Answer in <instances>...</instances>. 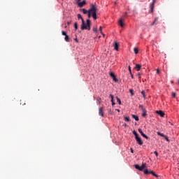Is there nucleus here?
Wrapping results in <instances>:
<instances>
[{
    "instance_id": "obj_18",
    "label": "nucleus",
    "mask_w": 179,
    "mask_h": 179,
    "mask_svg": "<svg viewBox=\"0 0 179 179\" xmlns=\"http://www.w3.org/2000/svg\"><path fill=\"white\" fill-rule=\"evenodd\" d=\"M157 135H158L159 136H162V138H164V136H166L163 134V133H160V131H157Z\"/></svg>"
},
{
    "instance_id": "obj_27",
    "label": "nucleus",
    "mask_w": 179,
    "mask_h": 179,
    "mask_svg": "<svg viewBox=\"0 0 179 179\" xmlns=\"http://www.w3.org/2000/svg\"><path fill=\"white\" fill-rule=\"evenodd\" d=\"M164 138V139H166V141L167 142H170V139H169V137L165 135V136Z\"/></svg>"
},
{
    "instance_id": "obj_10",
    "label": "nucleus",
    "mask_w": 179,
    "mask_h": 179,
    "mask_svg": "<svg viewBox=\"0 0 179 179\" xmlns=\"http://www.w3.org/2000/svg\"><path fill=\"white\" fill-rule=\"evenodd\" d=\"M150 13H153V9H155V4L151 3V5L150 6Z\"/></svg>"
},
{
    "instance_id": "obj_21",
    "label": "nucleus",
    "mask_w": 179,
    "mask_h": 179,
    "mask_svg": "<svg viewBox=\"0 0 179 179\" xmlns=\"http://www.w3.org/2000/svg\"><path fill=\"white\" fill-rule=\"evenodd\" d=\"M134 53L138 54V52H139V50L137 48H134Z\"/></svg>"
},
{
    "instance_id": "obj_22",
    "label": "nucleus",
    "mask_w": 179,
    "mask_h": 179,
    "mask_svg": "<svg viewBox=\"0 0 179 179\" xmlns=\"http://www.w3.org/2000/svg\"><path fill=\"white\" fill-rule=\"evenodd\" d=\"M116 99H117V103H118V104H120V106H121V99H120V98H118V96H117Z\"/></svg>"
},
{
    "instance_id": "obj_42",
    "label": "nucleus",
    "mask_w": 179,
    "mask_h": 179,
    "mask_svg": "<svg viewBox=\"0 0 179 179\" xmlns=\"http://www.w3.org/2000/svg\"><path fill=\"white\" fill-rule=\"evenodd\" d=\"M20 104H22V106H24L26 103H25L22 102V100H21V101H20Z\"/></svg>"
},
{
    "instance_id": "obj_39",
    "label": "nucleus",
    "mask_w": 179,
    "mask_h": 179,
    "mask_svg": "<svg viewBox=\"0 0 179 179\" xmlns=\"http://www.w3.org/2000/svg\"><path fill=\"white\" fill-rule=\"evenodd\" d=\"M172 97H176V93L175 92H172Z\"/></svg>"
},
{
    "instance_id": "obj_36",
    "label": "nucleus",
    "mask_w": 179,
    "mask_h": 179,
    "mask_svg": "<svg viewBox=\"0 0 179 179\" xmlns=\"http://www.w3.org/2000/svg\"><path fill=\"white\" fill-rule=\"evenodd\" d=\"M99 115L101 117H104V113H99Z\"/></svg>"
},
{
    "instance_id": "obj_43",
    "label": "nucleus",
    "mask_w": 179,
    "mask_h": 179,
    "mask_svg": "<svg viewBox=\"0 0 179 179\" xmlns=\"http://www.w3.org/2000/svg\"><path fill=\"white\" fill-rule=\"evenodd\" d=\"M101 34H102L103 37H106V34H103V32H101Z\"/></svg>"
},
{
    "instance_id": "obj_5",
    "label": "nucleus",
    "mask_w": 179,
    "mask_h": 179,
    "mask_svg": "<svg viewBox=\"0 0 179 179\" xmlns=\"http://www.w3.org/2000/svg\"><path fill=\"white\" fill-rule=\"evenodd\" d=\"M138 131L139 134H141V136H143L145 139H149V137L143 133V131L141 130V129H138Z\"/></svg>"
},
{
    "instance_id": "obj_38",
    "label": "nucleus",
    "mask_w": 179,
    "mask_h": 179,
    "mask_svg": "<svg viewBox=\"0 0 179 179\" xmlns=\"http://www.w3.org/2000/svg\"><path fill=\"white\" fill-rule=\"evenodd\" d=\"M157 73L160 74V70L159 69H157Z\"/></svg>"
},
{
    "instance_id": "obj_47",
    "label": "nucleus",
    "mask_w": 179,
    "mask_h": 179,
    "mask_svg": "<svg viewBox=\"0 0 179 179\" xmlns=\"http://www.w3.org/2000/svg\"><path fill=\"white\" fill-rule=\"evenodd\" d=\"M131 153H134V150L132 148L130 149Z\"/></svg>"
},
{
    "instance_id": "obj_7",
    "label": "nucleus",
    "mask_w": 179,
    "mask_h": 179,
    "mask_svg": "<svg viewBox=\"0 0 179 179\" xmlns=\"http://www.w3.org/2000/svg\"><path fill=\"white\" fill-rule=\"evenodd\" d=\"M80 10L83 12L84 15H87L89 13V10H86L85 8H81Z\"/></svg>"
},
{
    "instance_id": "obj_17",
    "label": "nucleus",
    "mask_w": 179,
    "mask_h": 179,
    "mask_svg": "<svg viewBox=\"0 0 179 179\" xmlns=\"http://www.w3.org/2000/svg\"><path fill=\"white\" fill-rule=\"evenodd\" d=\"M124 121H126V122H131V119H129V117H124Z\"/></svg>"
},
{
    "instance_id": "obj_4",
    "label": "nucleus",
    "mask_w": 179,
    "mask_h": 179,
    "mask_svg": "<svg viewBox=\"0 0 179 179\" xmlns=\"http://www.w3.org/2000/svg\"><path fill=\"white\" fill-rule=\"evenodd\" d=\"M135 139H136V142H137V143H138V145H143V141H142V139L141 138V137H139V136H138L137 137H136Z\"/></svg>"
},
{
    "instance_id": "obj_29",
    "label": "nucleus",
    "mask_w": 179,
    "mask_h": 179,
    "mask_svg": "<svg viewBox=\"0 0 179 179\" xmlns=\"http://www.w3.org/2000/svg\"><path fill=\"white\" fill-rule=\"evenodd\" d=\"M74 28L76 29V30H78V22H75Z\"/></svg>"
},
{
    "instance_id": "obj_9",
    "label": "nucleus",
    "mask_w": 179,
    "mask_h": 179,
    "mask_svg": "<svg viewBox=\"0 0 179 179\" xmlns=\"http://www.w3.org/2000/svg\"><path fill=\"white\" fill-rule=\"evenodd\" d=\"M154 171H149L148 169L144 170V174L148 175V174H152Z\"/></svg>"
},
{
    "instance_id": "obj_35",
    "label": "nucleus",
    "mask_w": 179,
    "mask_h": 179,
    "mask_svg": "<svg viewBox=\"0 0 179 179\" xmlns=\"http://www.w3.org/2000/svg\"><path fill=\"white\" fill-rule=\"evenodd\" d=\"M146 115H148V113H142V117H146Z\"/></svg>"
},
{
    "instance_id": "obj_46",
    "label": "nucleus",
    "mask_w": 179,
    "mask_h": 179,
    "mask_svg": "<svg viewBox=\"0 0 179 179\" xmlns=\"http://www.w3.org/2000/svg\"><path fill=\"white\" fill-rule=\"evenodd\" d=\"M130 75H131L132 79H134V74H132V73H131V74H130Z\"/></svg>"
},
{
    "instance_id": "obj_32",
    "label": "nucleus",
    "mask_w": 179,
    "mask_h": 179,
    "mask_svg": "<svg viewBox=\"0 0 179 179\" xmlns=\"http://www.w3.org/2000/svg\"><path fill=\"white\" fill-rule=\"evenodd\" d=\"M62 36H68V35L66 34V32H65L64 31H62Z\"/></svg>"
},
{
    "instance_id": "obj_25",
    "label": "nucleus",
    "mask_w": 179,
    "mask_h": 179,
    "mask_svg": "<svg viewBox=\"0 0 179 179\" xmlns=\"http://www.w3.org/2000/svg\"><path fill=\"white\" fill-rule=\"evenodd\" d=\"M113 80H114L115 82H118V79H117V78L115 76L112 77Z\"/></svg>"
},
{
    "instance_id": "obj_6",
    "label": "nucleus",
    "mask_w": 179,
    "mask_h": 179,
    "mask_svg": "<svg viewBox=\"0 0 179 179\" xmlns=\"http://www.w3.org/2000/svg\"><path fill=\"white\" fill-rule=\"evenodd\" d=\"M85 3H86V0H84L82 2L78 3V8H83V6H85Z\"/></svg>"
},
{
    "instance_id": "obj_13",
    "label": "nucleus",
    "mask_w": 179,
    "mask_h": 179,
    "mask_svg": "<svg viewBox=\"0 0 179 179\" xmlns=\"http://www.w3.org/2000/svg\"><path fill=\"white\" fill-rule=\"evenodd\" d=\"M139 108H140L141 111H142L143 113H146V109H145V108H143V106L140 105Z\"/></svg>"
},
{
    "instance_id": "obj_40",
    "label": "nucleus",
    "mask_w": 179,
    "mask_h": 179,
    "mask_svg": "<svg viewBox=\"0 0 179 179\" xmlns=\"http://www.w3.org/2000/svg\"><path fill=\"white\" fill-rule=\"evenodd\" d=\"M99 30H100L101 33H102L101 31H102V30H103V27H99Z\"/></svg>"
},
{
    "instance_id": "obj_28",
    "label": "nucleus",
    "mask_w": 179,
    "mask_h": 179,
    "mask_svg": "<svg viewBox=\"0 0 179 179\" xmlns=\"http://www.w3.org/2000/svg\"><path fill=\"white\" fill-rule=\"evenodd\" d=\"M152 176H153L154 177H156L157 178L159 177V176L157 174H155V172L152 173Z\"/></svg>"
},
{
    "instance_id": "obj_16",
    "label": "nucleus",
    "mask_w": 179,
    "mask_h": 179,
    "mask_svg": "<svg viewBox=\"0 0 179 179\" xmlns=\"http://www.w3.org/2000/svg\"><path fill=\"white\" fill-rule=\"evenodd\" d=\"M132 118H134L136 121H139V117L137 115H131Z\"/></svg>"
},
{
    "instance_id": "obj_49",
    "label": "nucleus",
    "mask_w": 179,
    "mask_h": 179,
    "mask_svg": "<svg viewBox=\"0 0 179 179\" xmlns=\"http://www.w3.org/2000/svg\"><path fill=\"white\" fill-rule=\"evenodd\" d=\"M138 76H141V73H138Z\"/></svg>"
},
{
    "instance_id": "obj_37",
    "label": "nucleus",
    "mask_w": 179,
    "mask_h": 179,
    "mask_svg": "<svg viewBox=\"0 0 179 179\" xmlns=\"http://www.w3.org/2000/svg\"><path fill=\"white\" fill-rule=\"evenodd\" d=\"M154 153L155 154V156H159V153L157 152V151H155Z\"/></svg>"
},
{
    "instance_id": "obj_11",
    "label": "nucleus",
    "mask_w": 179,
    "mask_h": 179,
    "mask_svg": "<svg viewBox=\"0 0 179 179\" xmlns=\"http://www.w3.org/2000/svg\"><path fill=\"white\" fill-rule=\"evenodd\" d=\"M158 20L159 17H155L154 22L151 24V26H155V24H157Z\"/></svg>"
},
{
    "instance_id": "obj_8",
    "label": "nucleus",
    "mask_w": 179,
    "mask_h": 179,
    "mask_svg": "<svg viewBox=\"0 0 179 179\" xmlns=\"http://www.w3.org/2000/svg\"><path fill=\"white\" fill-rule=\"evenodd\" d=\"M110 97L111 98L112 106H115V102H114V95L110 94Z\"/></svg>"
},
{
    "instance_id": "obj_23",
    "label": "nucleus",
    "mask_w": 179,
    "mask_h": 179,
    "mask_svg": "<svg viewBox=\"0 0 179 179\" xmlns=\"http://www.w3.org/2000/svg\"><path fill=\"white\" fill-rule=\"evenodd\" d=\"M158 115H160V117H164L166 114L164 113H157Z\"/></svg>"
},
{
    "instance_id": "obj_19",
    "label": "nucleus",
    "mask_w": 179,
    "mask_h": 179,
    "mask_svg": "<svg viewBox=\"0 0 179 179\" xmlns=\"http://www.w3.org/2000/svg\"><path fill=\"white\" fill-rule=\"evenodd\" d=\"M64 40L65 41H66V43H69V36H68V35H66Z\"/></svg>"
},
{
    "instance_id": "obj_50",
    "label": "nucleus",
    "mask_w": 179,
    "mask_h": 179,
    "mask_svg": "<svg viewBox=\"0 0 179 179\" xmlns=\"http://www.w3.org/2000/svg\"><path fill=\"white\" fill-rule=\"evenodd\" d=\"M78 2H80V0H78Z\"/></svg>"
},
{
    "instance_id": "obj_48",
    "label": "nucleus",
    "mask_w": 179,
    "mask_h": 179,
    "mask_svg": "<svg viewBox=\"0 0 179 179\" xmlns=\"http://www.w3.org/2000/svg\"><path fill=\"white\" fill-rule=\"evenodd\" d=\"M75 40H76V43H78V38H76Z\"/></svg>"
},
{
    "instance_id": "obj_12",
    "label": "nucleus",
    "mask_w": 179,
    "mask_h": 179,
    "mask_svg": "<svg viewBox=\"0 0 179 179\" xmlns=\"http://www.w3.org/2000/svg\"><path fill=\"white\" fill-rule=\"evenodd\" d=\"M141 68H142V66L141 64H136L135 69H136V71H141Z\"/></svg>"
},
{
    "instance_id": "obj_15",
    "label": "nucleus",
    "mask_w": 179,
    "mask_h": 179,
    "mask_svg": "<svg viewBox=\"0 0 179 179\" xmlns=\"http://www.w3.org/2000/svg\"><path fill=\"white\" fill-rule=\"evenodd\" d=\"M118 47H119L118 43L115 42V43H114V49H115L116 51H118Z\"/></svg>"
},
{
    "instance_id": "obj_1",
    "label": "nucleus",
    "mask_w": 179,
    "mask_h": 179,
    "mask_svg": "<svg viewBox=\"0 0 179 179\" xmlns=\"http://www.w3.org/2000/svg\"><path fill=\"white\" fill-rule=\"evenodd\" d=\"M99 9L97 8V5L96 4H91L89 13L87 15L88 19H90V17H93L94 20H97V11Z\"/></svg>"
},
{
    "instance_id": "obj_26",
    "label": "nucleus",
    "mask_w": 179,
    "mask_h": 179,
    "mask_svg": "<svg viewBox=\"0 0 179 179\" xmlns=\"http://www.w3.org/2000/svg\"><path fill=\"white\" fill-rule=\"evenodd\" d=\"M93 31H94V33H97V27H93Z\"/></svg>"
},
{
    "instance_id": "obj_20",
    "label": "nucleus",
    "mask_w": 179,
    "mask_h": 179,
    "mask_svg": "<svg viewBox=\"0 0 179 179\" xmlns=\"http://www.w3.org/2000/svg\"><path fill=\"white\" fill-rule=\"evenodd\" d=\"M145 93H146V92H145V91H144V90H143V91L141 92V94H143V99H146Z\"/></svg>"
},
{
    "instance_id": "obj_45",
    "label": "nucleus",
    "mask_w": 179,
    "mask_h": 179,
    "mask_svg": "<svg viewBox=\"0 0 179 179\" xmlns=\"http://www.w3.org/2000/svg\"><path fill=\"white\" fill-rule=\"evenodd\" d=\"M156 2V0H153V1H152V3H153V5H155V3Z\"/></svg>"
},
{
    "instance_id": "obj_2",
    "label": "nucleus",
    "mask_w": 179,
    "mask_h": 179,
    "mask_svg": "<svg viewBox=\"0 0 179 179\" xmlns=\"http://www.w3.org/2000/svg\"><path fill=\"white\" fill-rule=\"evenodd\" d=\"M78 19H81L82 20V24H81V30H90V25L92 24V22L90 19H87L86 20L87 24L85 22V20L83 19V17H82V15L78 14L77 15Z\"/></svg>"
},
{
    "instance_id": "obj_33",
    "label": "nucleus",
    "mask_w": 179,
    "mask_h": 179,
    "mask_svg": "<svg viewBox=\"0 0 179 179\" xmlns=\"http://www.w3.org/2000/svg\"><path fill=\"white\" fill-rule=\"evenodd\" d=\"M103 107L99 108V113H103Z\"/></svg>"
},
{
    "instance_id": "obj_41",
    "label": "nucleus",
    "mask_w": 179,
    "mask_h": 179,
    "mask_svg": "<svg viewBox=\"0 0 179 179\" xmlns=\"http://www.w3.org/2000/svg\"><path fill=\"white\" fill-rule=\"evenodd\" d=\"M155 113H163V110H156Z\"/></svg>"
},
{
    "instance_id": "obj_34",
    "label": "nucleus",
    "mask_w": 179,
    "mask_h": 179,
    "mask_svg": "<svg viewBox=\"0 0 179 179\" xmlns=\"http://www.w3.org/2000/svg\"><path fill=\"white\" fill-rule=\"evenodd\" d=\"M129 73L130 75H132V70H131V66H129Z\"/></svg>"
},
{
    "instance_id": "obj_31",
    "label": "nucleus",
    "mask_w": 179,
    "mask_h": 179,
    "mask_svg": "<svg viewBox=\"0 0 179 179\" xmlns=\"http://www.w3.org/2000/svg\"><path fill=\"white\" fill-rule=\"evenodd\" d=\"M109 75H110V76L112 77V78H113V76H115V75L114 73H113V72H110V73H109Z\"/></svg>"
},
{
    "instance_id": "obj_44",
    "label": "nucleus",
    "mask_w": 179,
    "mask_h": 179,
    "mask_svg": "<svg viewBox=\"0 0 179 179\" xmlns=\"http://www.w3.org/2000/svg\"><path fill=\"white\" fill-rule=\"evenodd\" d=\"M123 127H128V125H127L126 123H124Z\"/></svg>"
},
{
    "instance_id": "obj_3",
    "label": "nucleus",
    "mask_w": 179,
    "mask_h": 179,
    "mask_svg": "<svg viewBox=\"0 0 179 179\" xmlns=\"http://www.w3.org/2000/svg\"><path fill=\"white\" fill-rule=\"evenodd\" d=\"M134 167L136 169V170H139V171H143V169H146V164H143L141 166L138 164H135Z\"/></svg>"
},
{
    "instance_id": "obj_14",
    "label": "nucleus",
    "mask_w": 179,
    "mask_h": 179,
    "mask_svg": "<svg viewBox=\"0 0 179 179\" xmlns=\"http://www.w3.org/2000/svg\"><path fill=\"white\" fill-rule=\"evenodd\" d=\"M119 26H120V27H124V22H123L122 19H120L119 20Z\"/></svg>"
},
{
    "instance_id": "obj_24",
    "label": "nucleus",
    "mask_w": 179,
    "mask_h": 179,
    "mask_svg": "<svg viewBox=\"0 0 179 179\" xmlns=\"http://www.w3.org/2000/svg\"><path fill=\"white\" fill-rule=\"evenodd\" d=\"M133 134H134L135 136V138H137V136H139V135L138 134V133L136 132V131H133Z\"/></svg>"
},
{
    "instance_id": "obj_30",
    "label": "nucleus",
    "mask_w": 179,
    "mask_h": 179,
    "mask_svg": "<svg viewBox=\"0 0 179 179\" xmlns=\"http://www.w3.org/2000/svg\"><path fill=\"white\" fill-rule=\"evenodd\" d=\"M129 92L131 93V96H134V94H134V90H132V89L129 90Z\"/></svg>"
}]
</instances>
